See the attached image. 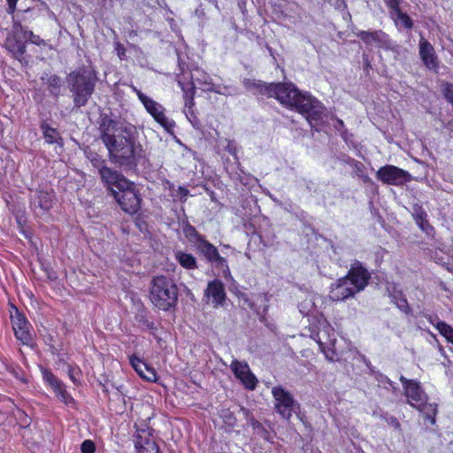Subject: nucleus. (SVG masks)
Here are the masks:
<instances>
[{
    "label": "nucleus",
    "mask_w": 453,
    "mask_h": 453,
    "mask_svg": "<svg viewBox=\"0 0 453 453\" xmlns=\"http://www.w3.org/2000/svg\"><path fill=\"white\" fill-rule=\"evenodd\" d=\"M371 273L364 265L355 260L350 264L347 274L331 286L330 297L333 301H345L362 292L368 286Z\"/></svg>",
    "instance_id": "nucleus-1"
},
{
    "label": "nucleus",
    "mask_w": 453,
    "mask_h": 453,
    "mask_svg": "<svg viewBox=\"0 0 453 453\" xmlns=\"http://www.w3.org/2000/svg\"><path fill=\"white\" fill-rule=\"evenodd\" d=\"M66 82L73 93V104L77 108L86 105L95 90L96 73L87 68H79L68 74Z\"/></svg>",
    "instance_id": "nucleus-2"
},
{
    "label": "nucleus",
    "mask_w": 453,
    "mask_h": 453,
    "mask_svg": "<svg viewBox=\"0 0 453 453\" xmlns=\"http://www.w3.org/2000/svg\"><path fill=\"white\" fill-rule=\"evenodd\" d=\"M150 294L152 303L163 311L175 306L178 300V289L173 280L163 275L153 278Z\"/></svg>",
    "instance_id": "nucleus-3"
},
{
    "label": "nucleus",
    "mask_w": 453,
    "mask_h": 453,
    "mask_svg": "<svg viewBox=\"0 0 453 453\" xmlns=\"http://www.w3.org/2000/svg\"><path fill=\"white\" fill-rule=\"evenodd\" d=\"M111 162L119 165L133 166L140 157V146H135L131 135L127 134L106 146Z\"/></svg>",
    "instance_id": "nucleus-4"
},
{
    "label": "nucleus",
    "mask_w": 453,
    "mask_h": 453,
    "mask_svg": "<svg viewBox=\"0 0 453 453\" xmlns=\"http://www.w3.org/2000/svg\"><path fill=\"white\" fill-rule=\"evenodd\" d=\"M400 381L403 383L408 403L423 412L426 418L434 424L435 422L436 407L426 403V395L419 382L414 380H408L403 375L400 377Z\"/></svg>",
    "instance_id": "nucleus-5"
},
{
    "label": "nucleus",
    "mask_w": 453,
    "mask_h": 453,
    "mask_svg": "<svg viewBox=\"0 0 453 453\" xmlns=\"http://www.w3.org/2000/svg\"><path fill=\"white\" fill-rule=\"evenodd\" d=\"M99 132L103 143L106 146L119 139V136L132 135L134 127L118 119H113L107 114L99 117Z\"/></svg>",
    "instance_id": "nucleus-6"
},
{
    "label": "nucleus",
    "mask_w": 453,
    "mask_h": 453,
    "mask_svg": "<svg viewBox=\"0 0 453 453\" xmlns=\"http://www.w3.org/2000/svg\"><path fill=\"white\" fill-rule=\"evenodd\" d=\"M294 108L305 116L307 121L316 131L325 123L326 112L323 104L308 94H302Z\"/></svg>",
    "instance_id": "nucleus-7"
},
{
    "label": "nucleus",
    "mask_w": 453,
    "mask_h": 453,
    "mask_svg": "<svg viewBox=\"0 0 453 453\" xmlns=\"http://www.w3.org/2000/svg\"><path fill=\"white\" fill-rule=\"evenodd\" d=\"M311 337L319 344L320 350L328 360H334V347L336 342L334 329L326 320H319L317 331H313Z\"/></svg>",
    "instance_id": "nucleus-8"
},
{
    "label": "nucleus",
    "mask_w": 453,
    "mask_h": 453,
    "mask_svg": "<svg viewBox=\"0 0 453 453\" xmlns=\"http://www.w3.org/2000/svg\"><path fill=\"white\" fill-rule=\"evenodd\" d=\"M93 165L98 168L100 177L111 195L114 194V189L119 191L130 187V181L127 178L118 171L108 167L104 161L96 159L93 161Z\"/></svg>",
    "instance_id": "nucleus-9"
},
{
    "label": "nucleus",
    "mask_w": 453,
    "mask_h": 453,
    "mask_svg": "<svg viewBox=\"0 0 453 453\" xmlns=\"http://www.w3.org/2000/svg\"><path fill=\"white\" fill-rule=\"evenodd\" d=\"M133 90L136 93L146 111L161 127H163L166 131H171L175 127L174 121L165 116V109L162 104L147 96L134 87L133 88Z\"/></svg>",
    "instance_id": "nucleus-10"
},
{
    "label": "nucleus",
    "mask_w": 453,
    "mask_h": 453,
    "mask_svg": "<svg viewBox=\"0 0 453 453\" xmlns=\"http://www.w3.org/2000/svg\"><path fill=\"white\" fill-rule=\"evenodd\" d=\"M268 88L269 97H275L281 104L289 108H294L303 94L292 83H271Z\"/></svg>",
    "instance_id": "nucleus-11"
},
{
    "label": "nucleus",
    "mask_w": 453,
    "mask_h": 453,
    "mask_svg": "<svg viewBox=\"0 0 453 453\" xmlns=\"http://www.w3.org/2000/svg\"><path fill=\"white\" fill-rule=\"evenodd\" d=\"M112 196L121 209L127 213L134 214L141 208V197L135 190V186L133 182H130V187L124 188L119 191L114 189Z\"/></svg>",
    "instance_id": "nucleus-12"
},
{
    "label": "nucleus",
    "mask_w": 453,
    "mask_h": 453,
    "mask_svg": "<svg viewBox=\"0 0 453 453\" xmlns=\"http://www.w3.org/2000/svg\"><path fill=\"white\" fill-rule=\"evenodd\" d=\"M276 411L285 419H289L296 404L293 395L281 386L273 388Z\"/></svg>",
    "instance_id": "nucleus-13"
},
{
    "label": "nucleus",
    "mask_w": 453,
    "mask_h": 453,
    "mask_svg": "<svg viewBox=\"0 0 453 453\" xmlns=\"http://www.w3.org/2000/svg\"><path fill=\"white\" fill-rule=\"evenodd\" d=\"M376 177L379 180L388 185L400 186L411 180V174L395 165H387L380 167Z\"/></svg>",
    "instance_id": "nucleus-14"
},
{
    "label": "nucleus",
    "mask_w": 453,
    "mask_h": 453,
    "mask_svg": "<svg viewBox=\"0 0 453 453\" xmlns=\"http://www.w3.org/2000/svg\"><path fill=\"white\" fill-rule=\"evenodd\" d=\"M152 428L137 427L134 439L136 453H159Z\"/></svg>",
    "instance_id": "nucleus-15"
},
{
    "label": "nucleus",
    "mask_w": 453,
    "mask_h": 453,
    "mask_svg": "<svg viewBox=\"0 0 453 453\" xmlns=\"http://www.w3.org/2000/svg\"><path fill=\"white\" fill-rule=\"evenodd\" d=\"M54 193L50 187H40L31 196V205L36 215H42L53 205Z\"/></svg>",
    "instance_id": "nucleus-16"
},
{
    "label": "nucleus",
    "mask_w": 453,
    "mask_h": 453,
    "mask_svg": "<svg viewBox=\"0 0 453 453\" xmlns=\"http://www.w3.org/2000/svg\"><path fill=\"white\" fill-rule=\"evenodd\" d=\"M196 250L205 257V258L217 267H220L223 273L226 275L229 273V268L226 260L221 257L217 248L205 239H201L200 242L196 244Z\"/></svg>",
    "instance_id": "nucleus-17"
},
{
    "label": "nucleus",
    "mask_w": 453,
    "mask_h": 453,
    "mask_svg": "<svg viewBox=\"0 0 453 453\" xmlns=\"http://www.w3.org/2000/svg\"><path fill=\"white\" fill-rule=\"evenodd\" d=\"M42 374L44 381L52 388L59 401L66 405L74 403V399L65 389V384L51 371L43 368L42 369Z\"/></svg>",
    "instance_id": "nucleus-18"
},
{
    "label": "nucleus",
    "mask_w": 453,
    "mask_h": 453,
    "mask_svg": "<svg viewBox=\"0 0 453 453\" xmlns=\"http://www.w3.org/2000/svg\"><path fill=\"white\" fill-rule=\"evenodd\" d=\"M230 367L235 377L242 381L245 388L250 390L255 389L257 380L251 372L247 363L233 360Z\"/></svg>",
    "instance_id": "nucleus-19"
},
{
    "label": "nucleus",
    "mask_w": 453,
    "mask_h": 453,
    "mask_svg": "<svg viewBox=\"0 0 453 453\" xmlns=\"http://www.w3.org/2000/svg\"><path fill=\"white\" fill-rule=\"evenodd\" d=\"M11 320L16 338L22 343L28 344L32 337L28 330V322L25 316L16 311L14 314L11 315Z\"/></svg>",
    "instance_id": "nucleus-20"
},
{
    "label": "nucleus",
    "mask_w": 453,
    "mask_h": 453,
    "mask_svg": "<svg viewBox=\"0 0 453 453\" xmlns=\"http://www.w3.org/2000/svg\"><path fill=\"white\" fill-rule=\"evenodd\" d=\"M357 36L367 46L387 48L389 44V38L383 31H358Z\"/></svg>",
    "instance_id": "nucleus-21"
},
{
    "label": "nucleus",
    "mask_w": 453,
    "mask_h": 453,
    "mask_svg": "<svg viewBox=\"0 0 453 453\" xmlns=\"http://www.w3.org/2000/svg\"><path fill=\"white\" fill-rule=\"evenodd\" d=\"M5 49L19 61H22L26 53V43L16 35L15 31L8 32L4 42Z\"/></svg>",
    "instance_id": "nucleus-22"
},
{
    "label": "nucleus",
    "mask_w": 453,
    "mask_h": 453,
    "mask_svg": "<svg viewBox=\"0 0 453 453\" xmlns=\"http://www.w3.org/2000/svg\"><path fill=\"white\" fill-rule=\"evenodd\" d=\"M418 48L419 56L424 65L430 70H436L438 68V60L434 46L425 38L421 37Z\"/></svg>",
    "instance_id": "nucleus-23"
},
{
    "label": "nucleus",
    "mask_w": 453,
    "mask_h": 453,
    "mask_svg": "<svg viewBox=\"0 0 453 453\" xmlns=\"http://www.w3.org/2000/svg\"><path fill=\"white\" fill-rule=\"evenodd\" d=\"M129 361L135 372L148 381H155L157 380V372L154 368L149 366L142 359L135 355L129 357Z\"/></svg>",
    "instance_id": "nucleus-24"
},
{
    "label": "nucleus",
    "mask_w": 453,
    "mask_h": 453,
    "mask_svg": "<svg viewBox=\"0 0 453 453\" xmlns=\"http://www.w3.org/2000/svg\"><path fill=\"white\" fill-rule=\"evenodd\" d=\"M205 296L212 298V302L215 303V306L222 304L226 298L223 283L216 280L210 281L205 290Z\"/></svg>",
    "instance_id": "nucleus-25"
},
{
    "label": "nucleus",
    "mask_w": 453,
    "mask_h": 453,
    "mask_svg": "<svg viewBox=\"0 0 453 453\" xmlns=\"http://www.w3.org/2000/svg\"><path fill=\"white\" fill-rule=\"evenodd\" d=\"M205 78L206 79L203 81L204 82V87L203 88V91L215 92L224 96H234L237 94L235 88H230L228 86H215L212 83V80L210 75H205Z\"/></svg>",
    "instance_id": "nucleus-26"
},
{
    "label": "nucleus",
    "mask_w": 453,
    "mask_h": 453,
    "mask_svg": "<svg viewBox=\"0 0 453 453\" xmlns=\"http://www.w3.org/2000/svg\"><path fill=\"white\" fill-rule=\"evenodd\" d=\"M174 257L176 261L185 269L192 270L197 268V263L196 257L189 253L182 250H177L174 252Z\"/></svg>",
    "instance_id": "nucleus-27"
},
{
    "label": "nucleus",
    "mask_w": 453,
    "mask_h": 453,
    "mask_svg": "<svg viewBox=\"0 0 453 453\" xmlns=\"http://www.w3.org/2000/svg\"><path fill=\"white\" fill-rule=\"evenodd\" d=\"M243 85L247 89L252 91L253 93L257 92L269 96V88L267 87H271V83L267 84L261 82L260 81H257L250 79H244Z\"/></svg>",
    "instance_id": "nucleus-28"
},
{
    "label": "nucleus",
    "mask_w": 453,
    "mask_h": 453,
    "mask_svg": "<svg viewBox=\"0 0 453 453\" xmlns=\"http://www.w3.org/2000/svg\"><path fill=\"white\" fill-rule=\"evenodd\" d=\"M391 18L399 30L411 29L413 27V22L410 16L402 11H397L396 13L391 15Z\"/></svg>",
    "instance_id": "nucleus-29"
},
{
    "label": "nucleus",
    "mask_w": 453,
    "mask_h": 453,
    "mask_svg": "<svg viewBox=\"0 0 453 453\" xmlns=\"http://www.w3.org/2000/svg\"><path fill=\"white\" fill-rule=\"evenodd\" d=\"M41 129L43 134V137L46 142L53 144L58 143L61 137L56 128H53L48 125L47 122L43 121L41 124Z\"/></svg>",
    "instance_id": "nucleus-30"
},
{
    "label": "nucleus",
    "mask_w": 453,
    "mask_h": 453,
    "mask_svg": "<svg viewBox=\"0 0 453 453\" xmlns=\"http://www.w3.org/2000/svg\"><path fill=\"white\" fill-rule=\"evenodd\" d=\"M178 84L184 92L185 108L188 109V112H186V115L188 118H189L188 115L193 116L192 108L195 105V102H194L195 88L192 85L190 88H185L183 86V83L180 81H178Z\"/></svg>",
    "instance_id": "nucleus-31"
},
{
    "label": "nucleus",
    "mask_w": 453,
    "mask_h": 453,
    "mask_svg": "<svg viewBox=\"0 0 453 453\" xmlns=\"http://www.w3.org/2000/svg\"><path fill=\"white\" fill-rule=\"evenodd\" d=\"M430 322L435 326L440 334H442L449 342L453 344V327L446 322L439 321L437 319L434 320L430 318Z\"/></svg>",
    "instance_id": "nucleus-32"
},
{
    "label": "nucleus",
    "mask_w": 453,
    "mask_h": 453,
    "mask_svg": "<svg viewBox=\"0 0 453 453\" xmlns=\"http://www.w3.org/2000/svg\"><path fill=\"white\" fill-rule=\"evenodd\" d=\"M183 233L185 236L188 239L189 242H193L196 247V244L200 242L201 239H205L203 235H201L196 229L191 226L190 224H187L183 227Z\"/></svg>",
    "instance_id": "nucleus-33"
},
{
    "label": "nucleus",
    "mask_w": 453,
    "mask_h": 453,
    "mask_svg": "<svg viewBox=\"0 0 453 453\" xmlns=\"http://www.w3.org/2000/svg\"><path fill=\"white\" fill-rule=\"evenodd\" d=\"M48 89L50 93L54 96H58L60 94V88L62 86V81L60 77L57 75H51L49 77L48 81Z\"/></svg>",
    "instance_id": "nucleus-34"
},
{
    "label": "nucleus",
    "mask_w": 453,
    "mask_h": 453,
    "mask_svg": "<svg viewBox=\"0 0 453 453\" xmlns=\"http://www.w3.org/2000/svg\"><path fill=\"white\" fill-rule=\"evenodd\" d=\"M136 320L139 322L142 329L145 330H155L156 326L153 322L149 321L143 313H139L136 316Z\"/></svg>",
    "instance_id": "nucleus-35"
},
{
    "label": "nucleus",
    "mask_w": 453,
    "mask_h": 453,
    "mask_svg": "<svg viewBox=\"0 0 453 453\" xmlns=\"http://www.w3.org/2000/svg\"><path fill=\"white\" fill-rule=\"evenodd\" d=\"M350 165L353 168L355 175L358 178L365 173V165L363 163L353 159L350 162Z\"/></svg>",
    "instance_id": "nucleus-36"
},
{
    "label": "nucleus",
    "mask_w": 453,
    "mask_h": 453,
    "mask_svg": "<svg viewBox=\"0 0 453 453\" xmlns=\"http://www.w3.org/2000/svg\"><path fill=\"white\" fill-rule=\"evenodd\" d=\"M385 3H386V5L390 10V16L396 13L397 11H401L400 7H399V5H400L399 0H385Z\"/></svg>",
    "instance_id": "nucleus-37"
},
{
    "label": "nucleus",
    "mask_w": 453,
    "mask_h": 453,
    "mask_svg": "<svg viewBox=\"0 0 453 453\" xmlns=\"http://www.w3.org/2000/svg\"><path fill=\"white\" fill-rule=\"evenodd\" d=\"M81 449L82 453H94L95 444L90 440H86L81 443Z\"/></svg>",
    "instance_id": "nucleus-38"
},
{
    "label": "nucleus",
    "mask_w": 453,
    "mask_h": 453,
    "mask_svg": "<svg viewBox=\"0 0 453 453\" xmlns=\"http://www.w3.org/2000/svg\"><path fill=\"white\" fill-rule=\"evenodd\" d=\"M205 75H208V74L200 70H196V73H194L192 74L191 78L194 81L204 86V82L203 81H204L206 79Z\"/></svg>",
    "instance_id": "nucleus-39"
},
{
    "label": "nucleus",
    "mask_w": 453,
    "mask_h": 453,
    "mask_svg": "<svg viewBox=\"0 0 453 453\" xmlns=\"http://www.w3.org/2000/svg\"><path fill=\"white\" fill-rule=\"evenodd\" d=\"M385 418V421L387 422V424L392 427H394L395 429H397L399 430L400 429V423L399 421L397 420V418L394 416H385L384 417Z\"/></svg>",
    "instance_id": "nucleus-40"
},
{
    "label": "nucleus",
    "mask_w": 453,
    "mask_h": 453,
    "mask_svg": "<svg viewBox=\"0 0 453 453\" xmlns=\"http://www.w3.org/2000/svg\"><path fill=\"white\" fill-rule=\"evenodd\" d=\"M29 41L32 43L38 45V46L46 45L45 41L43 39L40 38V36L34 35L33 32L29 33Z\"/></svg>",
    "instance_id": "nucleus-41"
},
{
    "label": "nucleus",
    "mask_w": 453,
    "mask_h": 453,
    "mask_svg": "<svg viewBox=\"0 0 453 453\" xmlns=\"http://www.w3.org/2000/svg\"><path fill=\"white\" fill-rule=\"evenodd\" d=\"M177 196L181 202H185L187 197L189 196V191L184 187H179L177 189Z\"/></svg>",
    "instance_id": "nucleus-42"
},
{
    "label": "nucleus",
    "mask_w": 453,
    "mask_h": 453,
    "mask_svg": "<svg viewBox=\"0 0 453 453\" xmlns=\"http://www.w3.org/2000/svg\"><path fill=\"white\" fill-rule=\"evenodd\" d=\"M444 95L447 100L453 105V84H447L444 89Z\"/></svg>",
    "instance_id": "nucleus-43"
},
{
    "label": "nucleus",
    "mask_w": 453,
    "mask_h": 453,
    "mask_svg": "<svg viewBox=\"0 0 453 453\" xmlns=\"http://www.w3.org/2000/svg\"><path fill=\"white\" fill-rule=\"evenodd\" d=\"M426 214L423 211L417 212L416 221H417V224L419 225V226L422 229H424V221L426 219Z\"/></svg>",
    "instance_id": "nucleus-44"
},
{
    "label": "nucleus",
    "mask_w": 453,
    "mask_h": 453,
    "mask_svg": "<svg viewBox=\"0 0 453 453\" xmlns=\"http://www.w3.org/2000/svg\"><path fill=\"white\" fill-rule=\"evenodd\" d=\"M19 0H6L8 7L7 12L11 15L14 14L16 11V5Z\"/></svg>",
    "instance_id": "nucleus-45"
},
{
    "label": "nucleus",
    "mask_w": 453,
    "mask_h": 453,
    "mask_svg": "<svg viewBox=\"0 0 453 453\" xmlns=\"http://www.w3.org/2000/svg\"><path fill=\"white\" fill-rule=\"evenodd\" d=\"M396 305L401 311H404L405 313H408L410 311V308L406 299H401L399 302L396 303Z\"/></svg>",
    "instance_id": "nucleus-46"
},
{
    "label": "nucleus",
    "mask_w": 453,
    "mask_h": 453,
    "mask_svg": "<svg viewBox=\"0 0 453 453\" xmlns=\"http://www.w3.org/2000/svg\"><path fill=\"white\" fill-rule=\"evenodd\" d=\"M248 423L250 426H251L253 427V429L255 430H264L261 423L257 420H256L254 418H250L249 420H248Z\"/></svg>",
    "instance_id": "nucleus-47"
},
{
    "label": "nucleus",
    "mask_w": 453,
    "mask_h": 453,
    "mask_svg": "<svg viewBox=\"0 0 453 453\" xmlns=\"http://www.w3.org/2000/svg\"><path fill=\"white\" fill-rule=\"evenodd\" d=\"M75 372L74 368H73L72 366H68V375H69L70 380L73 383H77V379L75 377V372Z\"/></svg>",
    "instance_id": "nucleus-48"
},
{
    "label": "nucleus",
    "mask_w": 453,
    "mask_h": 453,
    "mask_svg": "<svg viewBox=\"0 0 453 453\" xmlns=\"http://www.w3.org/2000/svg\"><path fill=\"white\" fill-rule=\"evenodd\" d=\"M359 179H361L363 180L364 183H366V184H372V179L365 173L364 174H362Z\"/></svg>",
    "instance_id": "nucleus-49"
},
{
    "label": "nucleus",
    "mask_w": 453,
    "mask_h": 453,
    "mask_svg": "<svg viewBox=\"0 0 453 453\" xmlns=\"http://www.w3.org/2000/svg\"><path fill=\"white\" fill-rule=\"evenodd\" d=\"M12 19H14V17H13V16H12ZM21 28H22V27H21V25H20L19 22H17V21L13 20V27H12V31H15V32H16V35H18V32H19V30H21Z\"/></svg>",
    "instance_id": "nucleus-50"
},
{
    "label": "nucleus",
    "mask_w": 453,
    "mask_h": 453,
    "mask_svg": "<svg viewBox=\"0 0 453 453\" xmlns=\"http://www.w3.org/2000/svg\"><path fill=\"white\" fill-rule=\"evenodd\" d=\"M380 381L383 382V383H388L390 387L395 388V387L393 386V382L388 377L382 376V379H381Z\"/></svg>",
    "instance_id": "nucleus-51"
},
{
    "label": "nucleus",
    "mask_w": 453,
    "mask_h": 453,
    "mask_svg": "<svg viewBox=\"0 0 453 453\" xmlns=\"http://www.w3.org/2000/svg\"><path fill=\"white\" fill-rule=\"evenodd\" d=\"M337 122L339 124L340 127H342L343 126V121L341 120V119H337Z\"/></svg>",
    "instance_id": "nucleus-52"
}]
</instances>
